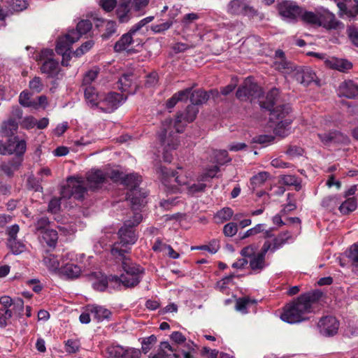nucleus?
<instances>
[{
  "instance_id": "obj_3",
  "label": "nucleus",
  "mask_w": 358,
  "mask_h": 358,
  "mask_svg": "<svg viewBox=\"0 0 358 358\" xmlns=\"http://www.w3.org/2000/svg\"><path fill=\"white\" fill-rule=\"evenodd\" d=\"M142 220V215L134 213L133 219L126 220L123 226L118 231L119 241L114 243L111 248L112 255L117 258L130 252V246L134 245L138 236L135 233L134 227Z\"/></svg>"
},
{
  "instance_id": "obj_46",
  "label": "nucleus",
  "mask_w": 358,
  "mask_h": 358,
  "mask_svg": "<svg viewBox=\"0 0 358 358\" xmlns=\"http://www.w3.org/2000/svg\"><path fill=\"white\" fill-rule=\"evenodd\" d=\"M208 99L209 94L206 91L195 90L191 93L190 101L196 106L206 103Z\"/></svg>"
},
{
  "instance_id": "obj_51",
  "label": "nucleus",
  "mask_w": 358,
  "mask_h": 358,
  "mask_svg": "<svg viewBox=\"0 0 358 358\" xmlns=\"http://www.w3.org/2000/svg\"><path fill=\"white\" fill-rule=\"evenodd\" d=\"M80 348V343L78 340L69 339L65 341L64 350L69 354H75L78 352Z\"/></svg>"
},
{
  "instance_id": "obj_27",
  "label": "nucleus",
  "mask_w": 358,
  "mask_h": 358,
  "mask_svg": "<svg viewBox=\"0 0 358 358\" xmlns=\"http://www.w3.org/2000/svg\"><path fill=\"white\" fill-rule=\"evenodd\" d=\"M84 92L85 100L88 106L92 108H97L99 100L103 94H99L95 87H86L81 88Z\"/></svg>"
},
{
  "instance_id": "obj_44",
  "label": "nucleus",
  "mask_w": 358,
  "mask_h": 358,
  "mask_svg": "<svg viewBox=\"0 0 358 358\" xmlns=\"http://www.w3.org/2000/svg\"><path fill=\"white\" fill-rule=\"evenodd\" d=\"M133 77L134 75L132 73H125L123 74L122 76L119 79L118 88L122 92H128L129 94L133 93L129 89L132 86L133 84Z\"/></svg>"
},
{
  "instance_id": "obj_13",
  "label": "nucleus",
  "mask_w": 358,
  "mask_h": 358,
  "mask_svg": "<svg viewBox=\"0 0 358 358\" xmlns=\"http://www.w3.org/2000/svg\"><path fill=\"white\" fill-rule=\"evenodd\" d=\"M108 358H140L141 351L139 349L123 347L118 344H112L106 348Z\"/></svg>"
},
{
  "instance_id": "obj_41",
  "label": "nucleus",
  "mask_w": 358,
  "mask_h": 358,
  "mask_svg": "<svg viewBox=\"0 0 358 358\" xmlns=\"http://www.w3.org/2000/svg\"><path fill=\"white\" fill-rule=\"evenodd\" d=\"M289 237L290 235L289 232H284L278 234L276 237H274L272 242H270L269 241H266L264 243H268L270 245L271 248L269 250L273 252L278 249L282 247V245L287 242V240Z\"/></svg>"
},
{
  "instance_id": "obj_15",
  "label": "nucleus",
  "mask_w": 358,
  "mask_h": 358,
  "mask_svg": "<svg viewBox=\"0 0 358 358\" xmlns=\"http://www.w3.org/2000/svg\"><path fill=\"white\" fill-rule=\"evenodd\" d=\"M161 171L163 175L162 183L164 186L165 191L167 192H177L179 190L178 185H185L186 182L180 180L175 171H169L166 167H162Z\"/></svg>"
},
{
  "instance_id": "obj_54",
  "label": "nucleus",
  "mask_w": 358,
  "mask_h": 358,
  "mask_svg": "<svg viewBox=\"0 0 358 358\" xmlns=\"http://www.w3.org/2000/svg\"><path fill=\"white\" fill-rule=\"evenodd\" d=\"M204 181H199L198 178V182L190 185L187 187V193L189 195H195L197 193L203 192L206 189V185L203 183Z\"/></svg>"
},
{
  "instance_id": "obj_25",
  "label": "nucleus",
  "mask_w": 358,
  "mask_h": 358,
  "mask_svg": "<svg viewBox=\"0 0 358 358\" xmlns=\"http://www.w3.org/2000/svg\"><path fill=\"white\" fill-rule=\"evenodd\" d=\"M86 178L89 188L93 190L101 187L106 180V175L99 169H92Z\"/></svg>"
},
{
  "instance_id": "obj_47",
  "label": "nucleus",
  "mask_w": 358,
  "mask_h": 358,
  "mask_svg": "<svg viewBox=\"0 0 358 358\" xmlns=\"http://www.w3.org/2000/svg\"><path fill=\"white\" fill-rule=\"evenodd\" d=\"M357 208V200L355 197L347 199L341 202L338 209L342 214L346 215L354 211Z\"/></svg>"
},
{
  "instance_id": "obj_35",
  "label": "nucleus",
  "mask_w": 358,
  "mask_h": 358,
  "mask_svg": "<svg viewBox=\"0 0 358 358\" xmlns=\"http://www.w3.org/2000/svg\"><path fill=\"white\" fill-rule=\"evenodd\" d=\"M147 194L145 192H142L138 189L128 191L127 193V199L129 201L134 208H138L143 205L144 199Z\"/></svg>"
},
{
  "instance_id": "obj_16",
  "label": "nucleus",
  "mask_w": 358,
  "mask_h": 358,
  "mask_svg": "<svg viewBox=\"0 0 358 358\" xmlns=\"http://www.w3.org/2000/svg\"><path fill=\"white\" fill-rule=\"evenodd\" d=\"M322 143L327 146L348 145L350 142L347 135L338 131H331L317 134Z\"/></svg>"
},
{
  "instance_id": "obj_38",
  "label": "nucleus",
  "mask_w": 358,
  "mask_h": 358,
  "mask_svg": "<svg viewBox=\"0 0 358 358\" xmlns=\"http://www.w3.org/2000/svg\"><path fill=\"white\" fill-rule=\"evenodd\" d=\"M21 161L20 157H16L8 162H3L0 164V170L8 177H11L20 166Z\"/></svg>"
},
{
  "instance_id": "obj_49",
  "label": "nucleus",
  "mask_w": 358,
  "mask_h": 358,
  "mask_svg": "<svg viewBox=\"0 0 358 358\" xmlns=\"http://www.w3.org/2000/svg\"><path fill=\"white\" fill-rule=\"evenodd\" d=\"M213 155L215 162L219 165H224L231 161V159L229 157L228 152L226 150H213Z\"/></svg>"
},
{
  "instance_id": "obj_37",
  "label": "nucleus",
  "mask_w": 358,
  "mask_h": 358,
  "mask_svg": "<svg viewBox=\"0 0 358 358\" xmlns=\"http://www.w3.org/2000/svg\"><path fill=\"white\" fill-rule=\"evenodd\" d=\"M18 123L16 120L9 118L4 121L0 127V136L3 137H11L17 131Z\"/></svg>"
},
{
  "instance_id": "obj_34",
  "label": "nucleus",
  "mask_w": 358,
  "mask_h": 358,
  "mask_svg": "<svg viewBox=\"0 0 358 358\" xmlns=\"http://www.w3.org/2000/svg\"><path fill=\"white\" fill-rule=\"evenodd\" d=\"M38 235L41 243H46L50 248L56 247L58 240V234L56 230L52 229L43 230L38 233Z\"/></svg>"
},
{
  "instance_id": "obj_23",
  "label": "nucleus",
  "mask_w": 358,
  "mask_h": 358,
  "mask_svg": "<svg viewBox=\"0 0 358 358\" xmlns=\"http://www.w3.org/2000/svg\"><path fill=\"white\" fill-rule=\"evenodd\" d=\"M339 14L348 17H354L358 14V0H336Z\"/></svg>"
},
{
  "instance_id": "obj_56",
  "label": "nucleus",
  "mask_w": 358,
  "mask_h": 358,
  "mask_svg": "<svg viewBox=\"0 0 358 358\" xmlns=\"http://www.w3.org/2000/svg\"><path fill=\"white\" fill-rule=\"evenodd\" d=\"M8 245L15 255L20 254L25 250V245L17 241L16 238L15 240H8Z\"/></svg>"
},
{
  "instance_id": "obj_4",
  "label": "nucleus",
  "mask_w": 358,
  "mask_h": 358,
  "mask_svg": "<svg viewBox=\"0 0 358 358\" xmlns=\"http://www.w3.org/2000/svg\"><path fill=\"white\" fill-rule=\"evenodd\" d=\"M117 259L122 262L123 273L120 276L110 275V282H115L116 288L121 286L131 288L138 285L145 274V269L125 255Z\"/></svg>"
},
{
  "instance_id": "obj_59",
  "label": "nucleus",
  "mask_w": 358,
  "mask_h": 358,
  "mask_svg": "<svg viewBox=\"0 0 358 358\" xmlns=\"http://www.w3.org/2000/svg\"><path fill=\"white\" fill-rule=\"evenodd\" d=\"M94 44L93 41H87L76 49V50L73 52V55L76 57H80L89 51L93 47Z\"/></svg>"
},
{
  "instance_id": "obj_12",
  "label": "nucleus",
  "mask_w": 358,
  "mask_h": 358,
  "mask_svg": "<svg viewBox=\"0 0 358 358\" xmlns=\"http://www.w3.org/2000/svg\"><path fill=\"white\" fill-rule=\"evenodd\" d=\"M159 139L164 146V160L171 162L172 156L169 154V151L176 150L178 145V141L176 133L173 130H169L163 127L162 131L159 135Z\"/></svg>"
},
{
  "instance_id": "obj_11",
  "label": "nucleus",
  "mask_w": 358,
  "mask_h": 358,
  "mask_svg": "<svg viewBox=\"0 0 358 358\" xmlns=\"http://www.w3.org/2000/svg\"><path fill=\"white\" fill-rule=\"evenodd\" d=\"M127 99V96L117 92L102 94L98 103V108L104 113H111L116 110Z\"/></svg>"
},
{
  "instance_id": "obj_64",
  "label": "nucleus",
  "mask_w": 358,
  "mask_h": 358,
  "mask_svg": "<svg viewBox=\"0 0 358 358\" xmlns=\"http://www.w3.org/2000/svg\"><path fill=\"white\" fill-rule=\"evenodd\" d=\"M237 231V224L234 222H229L224 226L223 233L226 236L231 237L234 236Z\"/></svg>"
},
{
  "instance_id": "obj_26",
  "label": "nucleus",
  "mask_w": 358,
  "mask_h": 358,
  "mask_svg": "<svg viewBox=\"0 0 358 358\" xmlns=\"http://www.w3.org/2000/svg\"><path fill=\"white\" fill-rule=\"evenodd\" d=\"M6 150L8 155L15 153L19 157L26 151V142L24 140L19 141L17 137L10 138L6 143Z\"/></svg>"
},
{
  "instance_id": "obj_9",
  "label": "nucleus",
  "mask_w": 358,
  "mask_h": 358,
  "mask_svg": "<svg viewBox=\"0 0 358 358\" xmlns=\"http://www.w3.org/2000/svg\"><path fill=\"white\" fill-rule=\"evenodd\" d=\"M154 20V16L146 17L138 23L134 24L129 31L123 34L120 38L115 43L114 45V50L117 52H120L125 50L129 45L134 42V36L144 26L151 22Z\"/></svg>"
},
{
  "instance_id": "obj_8",
  "label": "nucleus",
  "mask_w": 358,
  "mask_h": 358,
  "mask_svg": "<svg viewBox=\"0 0 358 358\" xmlns=\"http://www.w3.org/2000/svg\"><path fill=\"white\" fill-rule=\"evenodd\" d=\"M87 192L85 182L82 178L70 177L67 180L66 185L61 189V197L70 199L73 197L78 200H82Z\"/></svg>"
},
{
  "instance_id": "obj_22",
  "label": "nucleus",
  "mask_w": 358,
  "mask_h": 358,
  "mask_svg": "<svg viewBox=\"0 0 358 358\" xmlns=\"http://www.w3.org/2000/svg\"><path fill=\"white\" fill-rule=\"evenodd\" d=\"M321 26L328 29H341L344 27L343 24L328 10L320 13V27Z\"/></svg>"
},
{
  "instance_id": "obj_43",
  "label": "nucleus",
  "mask_w": 358,
  "mask_h": 358,
  "mask_svg": "<svg viewBox=\"0 0 358 358\" xmlns=\"http://www.w3.org/2000/svg\"><path fill=\"white\" fill-rule=\"evenodd\" d=\"M99 73V69L94 67L87 72L83 76L81 88H85L86 87H94L92 83L96 79Z\"/></svg>"
},
{
  "instance_id": "obj_7",
  "label": "nucleus",
  "mask_w": 358,
  "mask_h": 358,
  "mask_svg": "<svg viewBox=\"0 0 358 358\" xmlns=\"http://www.w3.org/2000/svg\"><path fill=\"white\" fill-rule=\"evenodd\" d=\"M199 113L197 106L192 103L189 105L183 113L177 115L176 119H166L163 122V127L173 130L174 133H182L187 123L193 122Z\"/></svg>"
},
{
  "instance_id": "obj_30",
  "label": "nucleus",
  "mask_w": 358,
  "mask_h": 358,
  "mask_svg": "<svg viewBox=\"0 0 358 358\" xmlns=\"http://www.w3.org/2000/svg\"><path fill=\"white\" fill-rule=\"evenodd\" d=\"M176 349L169 342H161L157 353L150 355L149 358H179V355L173 352Z\"/></svg>"
},
{
  "instance_id": "obj_50",
  "label": "nucleus",
  "mask_w": 358,
  "mask_h": 358,
  "mask_svg": "<svg viewBox=\"0 0 358 358\" xmlns=\"http://www.w3.org/2000/svg\"><path fill=\"white\" fill-rule=\"evenodd\" d=\"M233 213L231 208H223L215 214V219L217 223H223L229 220L233 216Z\"/></svg>"
},
{
  "instance_id": "obj_60",
  "label": "nucleus",
  "mask_w": 358,
  "mask_h": 358,
  "mask_svg": "<svg viewBox=\"0 0 358 358\" xmlns=\"http://www.w3.org/2000/svg\"><path fill=\"white\" fill-rule=\"evenodd\" d=\"M173 24V22L172 20H168L167 22L159 24H153L151 26V30L155 34L163 33L172 27Z\"/></svg>"
},
{
  "instance_id": "obj_2",
  "label": "nucleus",
  "mask_w": 358,
  "mask_h": 358,
  "mask_svg": "<svg viewBox=\"0 0 358 358\" xmlns=\"http://www.w3.org/2000/svg\"><path fill=\"white\" fill-rule=\"evenodd\" d=\"M322 296L318 289L306 292L299 296L296 300L287 304L280 318L289 324L303 322L308 319L307 315L313 312L315 305Z\"/></svg>"
},
{
  "instance_id": "obj_24",
  "label": "nucleus",
  "mask_w": 358,
  "mask_h": 358,
  "mask_svg": "<svg viewBox=\"0 0 358 358\" xmlns=\"http://www.w3.org/2000/svg\"><path fill=\"white\" fill-rule=\"evenodd\" d=\"M273 67L277 71L285 73L294 71L295 68L292 62L286 59L285 52L281 50H277L275 52Z\"/></svg>"
},
{
  "instance_id": "obj_1",
  "label": "nucleus",
  "mask_w": 358,
  "mask_h": 358,
  "mask_svg": "<svg viewBox=\"0 0 358 358\" xmlns=\"http://www.w3.org/2000/svg\"><path fill=\"white\" fill-rule=\"evenodd\" d=\"M279 90L274 87L266 94V99L260 102V106L270 111L269 119L277 122L273 129L274 134L281 138L289 136L292 131L290 124L293 117L290 115L291 107L289 104H281L279 99Z\"/></svg>"
},
{
  "instance_id": "obj_14",
  "label": "nucleus",
  "mask_w": 358,
  "mask_h": 358,
  "mask_svg": "<svg viewBox=\"0 0 358 358\" xmlns=\"http://www.w3.org/2000/svg\"><path fill=\"white\" fill-rule=\"evenodd\" d=\"M278 10L280 15L289 22L297 21L301 13V8L290 1H282L278 3Z\"/></svg>"
},
{
  "instance_id": "obj_19",
  "label": "nucleus",
  "mask_w": 358,
  "mask_h": 358,
  "mask_svg": "<svg viewBox=\"0 0 358 358\" xmlns=\"http://www.w3.org/2000/svg\"><path fill=\"white\" fill-rule=\"evenodd\" d=\"M270 248V245L268 243H264L260 252H257L251 259L249 260L250 268L255 273H258L266 267L265 256L269 251Z\"/></svg>"
},
{
  "instance_id": "obj_36",
  "label": "nucleus",
  "mask_w": 358,
  "mask_h": 358,
  "mask_svg": "<svg viewBox=\"0 0 358 358\" xmlns=\"http://www.w3.org/2000/svg\"><path fill=\"white\" fill-rule=\"evenodd\" d=\"M57 273L61 276L69 279H73L78 278L80 275L81 268L76 264L68 263L59 268Z\"/></svg>"
},
{
  "instance_id": "obj_33",
  "label": "nucleus",
  "mask_w": 358,
  "mask_h": 358,
  "mask_svg": "<svg viewBox=\"0 0 358 358\" xmlns=\"http://www.w3.org/2000/svg\"><path fill=\"white\" fill-rule=\"evenodd\" d=\"M130 2L131 0H121L117 6L116 14L120 23H127L131 17V13L129 8Z\"/></svg>"
},
{
  "instance_id": "obj_31",
  "label": "nucleus",
  "mask_w": 358,
  "mask_h": 358,
  "mask_svg": "<svg viewBox=\"0 0 358 358\" xmlns=\"http://www.w3.org/2000/svg\"><path fill=\"white\" fill-rule=\"evenodd\" d=\"M86 310L90 312L93 318L98 322L109 320L111 316V312L108 309L98 305H88Z\"/></svg>"
},
{
  "instance_id": "obj_17",
  "label": "nucleus",
  "mask_w": 358,
  "mask_h": 358,
  "mask_svg": "<svg viewBox=\"0 0 358 358\" xmlns=\"http://www.w3.org/2000/svg\"><path fill=\"white\" fill-rule=\"evenodd\" d=\"M320 332L326 336H333L337 334L339 328V322L333 316H325L318 322Z\"/></svg>"
},
{
  "instance_id": "obj_20",
  "label": "nucleus",
  "mask_w": 358,
  "mask_h": 358,
  "mask_svg": "<svg viewBox=\"0 0 358 358\" xmlns=\"http://www.w3.org/2000/svg\"><path fill=\"white\" fill-rule=\"evenodd\" d=\"M261 94V89L257 84L245 83L243 86L238 87L236 95L238 99L243 101L258 97Z\"/></svg>"
},
{
  "instance_id": "obj_6",
  "label": "nucleus",
  "mask_w": 358,
  "mask_h": 358,
  "mask_svg": "<svg viewBox=\"0 0 358 358\" xmlns=\"http://www.w3.org/2000/svg\"><path fill=\"white\" fill-rule=\"evenodd\" d=\"M54 55L53 50L43 49L36 55V59L41 63L40 69L42 73L48 78L58 79L62 76V69L59 62L52 58Z\"/></svg>"
},
{
  "instance_id": "obj_61",
  "label": "nucleus",
  "mask_w": 358,
  "mask_h": 358,
  "mask_svg": "<svg viewBox=\"0 0 358 358\" xmlns=\"http://www.w3.org/2000/svg\"><path fill=\"white\" fill-rule=\"evenodd\" d=\"M220 171L218 166H213L210 169H208L207 171L199 176V181H208L210 179L215 177L216 173Z\"/></svg>"
},
{
  "instance_id": "obj_48",
  "label": "nucleus",
  "mask_w": 358,
  "mask_h": 358,
  "mask_svg": "<svg viewBox=\"0 0 358 358\" xmlns=\"http://www.w3.org/2000/svg\"><path fill=\"white\" fill-rule=\"evenodd\" d=\"M281 180L285 185L294 186V189L296 191H299L301 189V180L295 176L285 175L282 177Z\"/></svg>"
},
{
  "instance_id": "obj_52",
  "label": "nucleus",
  "mask_w": 358,
  "mask_h": 358,
  "mask_svg": "<svg viewBox=\"0 0 358 358\" xmlns=\"http://www.w3.org/2000/svg\"><path fill=\"white\" fill-rule=\"evenodd\" d=\"M15 315L11 310H6L0 308V327H6L10 322L11 317Z\"/></svg>"
},
{
  "instance_id": "obj_55",
  "label": "nucleus",
  "mask_w": 358,
  "mask_h": 358,
  "mask_svg": "<svg viewBox=\"0 0 358 358\" xmlns=\"http://www.w3.org/2000/svg\"><path fill=\"white\" fill-rule=\"evenodd\" d=\"M348 257L352 265L358 268V242L350 246L348 250Z\"/></svg>"
},
{
  "instance_id": "obj_53",
  "label": "nucleus",
  "mask_w": 358,
  "mask_h": 358,
  "mask_svg": "<svg viewBox=\"0 0 358 358\" xmlns=\"http://www.w3.org/2000/svg\"><path fill=\"white\" fill-rule=\"evenodd\" d=\"M268 173L267 172H260L257 175L254 176L250 179V184L255 189L257 187L262 185L268 178Z\"/></svg>"
},
{
  "instance_id": "obj_63",
  "label": "nucleus",
  "mask_w": 358,
  "mask_h": 358,
  "mask_svg": "<svg viewBox=\"0 0 358 358\" xmlns=\"http://www.w3.org/2000/svg\"><path fill=\"white\" fill-rule=\"evenodd\" d=\"M29 88L34 92H41L43 88V84L42 83L41 78L38 76H35L31 80L29 81Z\"/></svg>"
},
{
  "instance_id": "obj_32",
  "label": "nucleus",
  "mask_w": 358,
  "mask_h": 358,
  "mask_svg": "<svg viewBox=\"0 0 358 358\" xmlns=\"http://www.w3.org/2000/svg\"><path fill=\"white\" fill-rule=\"evenodd\" d=\"M94 278L91 279L92 286L94 289L99 292H103L108 287V285L113 286V287H116L115 285V282H111L110 280V277L107 278L104 276L101 273H94L93 275Z\"/></svg>"
},
{
  "instance_id": "obj_58",
  "label": "nucleus",
  "mask_w": 358,
  "mask_h": 358,
  "mask_svg": "<svg viewBox=\"0 0 358 358\" xmlns=\"http://www.w3.org/2000/svg\"><path fill=\"white\" fill-rule=\"evenodd\" d=\"M116 23L114 21L108 20L106 24V31L101 35L103 39L110 38L116 32Z\"/></svg>"
},
{
  "instance_id": "obj_29",
  "label": "nucleus",
  "mask_w": 358,
  "mask_h": 358,
  "mask_svg": "<svg viewBox=\"0 0 358 358\" xmlns=\"http://www.w3.org/2000/svg\"><path fill=\"white\" fill-rule=\"evenodd\" d=\"M324 63L328 67L341 72H345L352 67V64L348 60L334 57L327 58Z\"/></svg>"
},
{
  "instance_id": "obj_39",
  "label": "nucleus",
  "mask_w": 358,
  "mask_h": 358,
  "mask_svg": "<svg viewBox=\"0 0 358 358\" xmlns=\"http://www.w3.org/2000/svg\"><path fill=\"white\" fill-rule=\"evenodd\" d=\"M299 18L306 24L320 27V13H315L311 11L303 10V9L301 8Z\"/></svg>"
},
{
  "instance_id": "obj_45",
  "label": "nucleus",
  "mask_w": 358,
  "mask_h": 358,
  "mask_svg": "<svg viewBox=\"0 0 358 358\" xmlns=\"http://www.w3.org/2000/svg\"><path fill=\"white\" fill-rule=\"evenodd\" d=\"M341 202V199L337 195H330L324 197L321 205L323 208L328 210H334Z\"/></svg>"
},
{
  "instance_id": "obj_42",
  "label": "nucleus",
  "mask_w": 358,
  "mask_h": 358,
  "mask_svg": "<svg viewBox=\"0 0 358 358\" xmlns=\"http://www.w3.org/2000/svg\"><path fill=\"white\" fill-rule=\"evenodd\" d=\"M43 262L44 265L50 271L55 273L58 272L59 269V261L56 255L46 252Z\"/></svg>"
},
{
  "instance_id": "obj_5",
  "label": "nucleus",
  "mask_w": 358,
  "mask_h": 358,
  "mask_svg": "<svg viewBox=\"0 0 358 358\" xmlns=\"http://www.w3.org/2000/svg\"><path fill=\"white\" fill-rule=\"evenodd\" d=\"M92 28V23L89 20H80L76 26V29H72L63 37L59 38L56 45L58 54L66 55L70 46L79 40L83 36L88 33Z\"/></svg>"
},
{
  "instance_id": "obj_40",
  "label": "nucleus",
  "mask_w": 358,
  "mask_h": 358,
  "mask_svg": "<svg viewBox=\"0 0 358 358\" xmlns=\"http://www.w3.org/2000/svg\"><path fill=\"white\" fill-rule=\"evenodd\" d=\"M141 182V177L137 173L127 174L122 178V185L126 186L129 191L138 189Z\"/></svg>"
},
{
  "instance_id": "obj_18",
  "label": "nucleus",
  "mask_w": 358,
  "mask_h": 358,
  "mask_svg": "<svg viewBox=\"0 0 358 358\" xmlns=\"http://www.w3.org/2000/svg\"><path fill=\"white\" fill-rule=\"evenodd\" d=\"M0 304L1 308L11 310L18 317H21L24 311V301L21 298L12 299L9 296H2L0 297Z\"/></svg>"
},
{
  "instance_id": "obj_10",
  "label": "nucleus",
  "mask_w": 358,
  "mask_h": 358,
  "mask_svg": "<svg viewBox=\"0 0 358 358\" xmlns=\"http://www.w3.org/2000/svg\"><path fill=\"white\" fill-rule=\"evenodd\" d=\"M226 12L233 16H247L253 17L257 10L247 0H231L226 6Z\"/></svg>"
},
{
  "instance_id": "obj_57",
  "label": "nucleus",
  "mask_w": 358,
  "mask_h": 358,
  "mask_svg": "<svg viewBox=\"0 0 358 358\" xmlns=\"http://www.w3.org/2000/svg\"><path fill=\"white\" fill-rule=\"evenodd\" d=\"M156 342H157V337L155 335H151L148 337L143 338V341L141 342L142 351L145 354H146L147 352H148L150 350V349L156 343Z\"/></svg>"
},
{
  "instance_id": "obj_21",
  "label": "nucleus",
  "mask_w": 358,
  "mask_h": 358,
  "mask_svg": "<svg viewBox=\"0 0 358 358\" xmlns=\"http://www.w3.org/2000/svg\"><path fill=\"white\" fill-rule=\"evenodd\" d=\"M294 77L298 83L308 86L315 80L316 75L309 67H295Z\"/></svg>"
},
{
  "instance_id": "obj_62",
  "label": "nucleus",
  "mask_w": 358,
  "mask_h": 358,
  "mask_svg": "<svg viewBox=\"0 0 358 358\" xmlns=\"http://www.w3.org/2000/svg\"><path fill=\"white\" fill-rule=\"evenodd\" d=\"M34 101L31 100V95L27 91H22L19 96V103L24 107H32Z\"/></svg>"
},
{
  "instance_id": "obj_28",
  "label": "nucleus",
  "mask_w": 358,
  "mask_h": 358,
  "mask_svg": "<svg viewBox=\"0 0 358 358\" xmlns=\"http://www.w3.org/2000/svg\"><path fill=\"white\" fill-rule=\"evenodd\" d=\"M338 94L348 99H354L358 96V85L352 80H345L340 85Z\"/></svg>"
}]
</instances>
